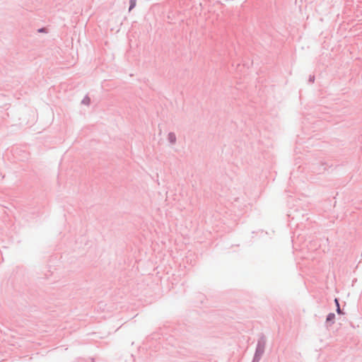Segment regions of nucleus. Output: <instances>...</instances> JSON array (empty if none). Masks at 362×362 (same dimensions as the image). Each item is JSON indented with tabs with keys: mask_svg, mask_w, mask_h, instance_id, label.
Returning <instances> with one entry per match:
<instances>
[{
	"mask_svg": "<svg viewBox=\"0 0 362 362\" xmlns=\"http://www.w3.org/2000/svg\"><path fill=\"white\" fill-rule=\"evenodd\" d=\"M337 312H338V313H341V310H340L339 306H337Z\"/></svg>",
	"mask_w": 362,
	"mask_h": 362,
	"instance_id": "nucleus-5",
	"label": "nucleus"
},
{
	"mask_svg": "<svg viewBox=\"0 0 362 362\" xmlns=\"http://www.w3.org/2000/svg\"><path fill=\"white\" fill-rule=\"evenodd\" d=\"M334 314L331 313V314H329V315L327 316V321L332 320H334Z\"/></svg>",
	"mask_w": 362,
	"mask_h": 362,
	"instance_id": "nucleus-2",
	"label": "nucleus"
},
{
	"mask_svg": "<svg viewBox=\"0 0 362 362\" xmlns=\"http://www.w3.org/2000/svg\"><path fill=\"white\" fill-rule=\"evenodd\" d=\"M335 304H337V306H339L337 299H335Z\"/></svg>",
	"mask_w": 362,
	"mask_h": 362,
	"instance_id": "nucleus-4",
	"label": "nucleus"
},
{
	"mask_svg": "<svg viewBox=\"0 0 362 362\" xmlns=\"http://www.w3.org/2000/svg\"><path fill=\"white\" fill-rule=\"evenodd\" d=\"M169 138L171 140L172 142H173L175 140V136L173 134H169Z\"/></svg>",
	"mask_w": 362,
	"mask_h": 362,
	"instance_id": "nucleus-3",
	"label": "nucleus"
},
{
	"mask_svg": "<svg viewBox=\"0 0 362 362\" xmlns=\"http://www.w3.org/2000/svg\"><path fill=\"white\" fill-rule=\"evenodd\" d=\"M136 6V0H130L129 11L134 8Z\"/></svg>",
	"mask_w": 362,
	"mask_h": 362,
	"instance_id": "nucleus-1",
	"label": "nucleus"
}]
</instances>
